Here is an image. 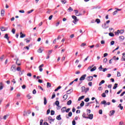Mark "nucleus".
<instances>
[{
	"mask_svg": "<svg viewBox=\"0 0 125 125\" xmlns=\"http://www.w3.org/2000/svg\"><path fill=\"white\" fill-rule=\"evenodd\" d=\"M119 39H120L121 41H124L125 40V37L123 36H120Z\"/></svg>",
	"mask_w": 125,
	"mask_h": 125,
	"instance_id": "7c9ffc66",
	"label": "nucleus"
},
{
	"mask_svg": "<svg viewBox=\"0 0 125 125\" xmlns=\"http://www.w3.org/2000/svg\"><path fill=\"white\" fill-rule=\"evenodd\" d=\"M33 11H34V10H33V9H32V10H30V11H28L27 12V14H30V13H32V12H33Z\"/></svg>",
	"mask_w": 125,
	"mask_h": 125,
	"instance_id": "603ef678",
	"label": "nucleus"
},
{
	"mask_svg": "<svg viewBox=\"0 0 125 125\" xmlns=\"http://www.w3.org/2000/svg\"><path fill=\"white\" fill-rule=\"evenodd\" d=\"M61 86H59V87H58L56 89H55L54 91L56 92V91H58V90H59V89H60L61 88Z\"/></svg>",
	"mask_w": 125,
	"mask_h": 125,
	"instance_id": "bb28decb",
	"label": "nucleus"
},
{
	"mask_svg": "<svg viewBox=\"0 0 125 125\" xmlns=\"http://www.w3.org/2000/svg\"><path fill=\"white\" fill-rule=\"evenodd\" d=\"M42 123H43V120L42 119H41L40 120V125H42Z\"/></svg>",
	"mask_w": 125,
	"mask_h": 125,
	"instance_id": "0e129e2a",
	"label": "nucleus"
},
{
	"mask_svg": "<svg viewBox=\"0 0 125 125\" xmlns=\"http://www.w3.org/2000/svg\"><path fill=\"white\" fill-rule=\"evenodd\" d=\"M82 92H84V91L85 92V86H82Z\"/></svg>",
	"mask_w": 125,
	"mask_h": 125,
	"instance_id": "2f4dec72",
	"label": "nucleus"
},
{
	"mask_svg": "<svg viewBox=\"0 0 125 125\" xmlns=\"http://www.w3.org/2000/svg\"><path fill=\"white\" fill-rule=\"evenodd\" d=\"M18 61H19V60L17 59V61H16V64H17V65L18 66H20V65H21V63H19V62H18Z\"/></svg>",
	"mask_w": 125,
	"mask_h": 125,
	"instance_id": "c9c22d12",
	"label": "nucleus"
},
{
	"mask_svg": "<svg viewBox=\"0 0 125 125\" xmlns=\"http://www.w3.org/2000/svg\"><path fill=\"white\" fill-rule=\"evenodd\" d=\"M88 90H89V88L87 87V88H85V93H86V92H87V91H88Z\"/></svg>",
	"mask_w": 125,
	"mask_h": 125,
	"instance_id": "37998d69",
	"label": "nucleus"
},
{
	"mask_svg": "<svg viewBox=\"0 0 125 125\" xmlns=\"http://www.w3.org/2000/svg\"><path fill=\"white\" fill-rule=\"evenodd\" d=\"M92 103H94V102H90L89 103H88L85 104L86 107H88L89 105H90V104H92Z\"/></svg>",
	"mask_w": 125,
	"mask_h": 125,
	"instance_id": "4468645a",
	"label": "nucleus"
},
{
	"mask_svg": "<svg viewBox=\"0 0 125 125\" xmlns=\"http://www.w3.org/2000/svg\"><path fill=\"white\" fill-rule=\"evenodd\" d=\"M105 83V81L102 80L100 83H99V85H102L103 83Z\"/></svg>",
	"mask_w": 125,
	"mask_h": 125,
	"instance_id": "e433bc0d",
	"label": "nucleus"
},
{
	"mask_svg": "<svg viewBox=\"0 0 125 125\" xmlns=\"http://www.w3.org/2000/svg\"><path fill=\"white\" fill-rule=\"evenodd\" d=\"M0 30L1 31H2V32H4L5 31H6V30H5V27L1 26L0 27Z\"/></svg>",
	"mask_w": 125,
	"mask_h": 125,
	"instance_id": "6ab92c4d",
	"label": "nucleus"
},
{
	"mask_svg": "<svg viewBox=\"0 0 125 125\" xmlns=\"http://www.w3.org/2000/svg\"><path fill=\"white\" fill-rule=\"evenodd\" d=\"M125 91H124L123 93H121V94L120 95V96H124V95H125Z\"/></svg>",
	"mask_w": 125,
	"mask_h": 125,
	"instance_id": "69168bd1",
	"label": "nucleus"
},
{
	"mask_svg": "<svg viewBox=\"0 0 125 125\" xmlns=\"http://www.w3.org/2000/svg\"><path fill=\"white\" fill-rule=\"evenodd\" d=\"M102 69H103L102 65H100V66L99 67V71H102Z\"/></svg>",
	"mask_w": 125,
	"mask_h": 125,
	"instance_id": "5fc2aeb1",
	"label": "nucleus"
},
{
	"mask_svg": "<svg viewBox=\"0 0 125 125\" xmlns=\"http://www.w3.org/2000/svg\"><path fill=\"white\" fill-rule=\"evenodd\" d=\"M51 120H52V117H51V116L48 117V121H51Z\"/></svg>",
	"mask_w": 125,
	"mask_h": 125,
	"instance_id": "6e6d98bb",
	"label": "nucleus"
},
{
	"mask_svg": "<svg viewBox=\"0 0 125 125\" xmlns=\"http://www.w3.org/2000/svg\"><path fill=\"white\" fill-rule=\"evenodd\" d=\"M72 125H76V121L75 120H73L72 121Z\"/></svg>",
	"mask_w": 125,
	"mask_h": 125,
	"instance_id": "774afa93",
	"label": "nucleus"
},
{
	"mask_svg": "<svg viewBox=\"0 0 125 125\" xmlns=\"http://www.w3.org/2000/svg\"><path fill=\"white\" fill-rule=\"evenodd\" d=\"M72 19H74V20L72 22L74 24H76V23H77V22H78L79 21V19H77V18L76 17V16L72 15Z\"/></svg>",
	"mask_w": 125,
	"mask_h": 125,
	"instance_id": "f257e3e1",
	"label": "nucleus"
},
{
	"mask_svg": "<svg viewBox=\"0 0 125 125\" xmlns=\"http://www.w3.org/2000/svg\"><path fill=\"white\" fill-rule=\"evenodd\" d=\"M99 113L100 115H102V114H103L102 109H100V110L99 111Z\"/></svg>",
	"mask_w": 125,
	"mask_h": 125,
	"instance_id": "4d7b16f0",
	"label": "nucleus"
},
{
	"mask_svg": "<svg viewBox=\"0 0 125 125\" xmlns=\"http://www.w3.org/2000/svg\"><path fill=\"white\" fill-rule=\"evenodd\" d=\"M42 51H43V49H42V48H40L38 50V52L39 53H42Z\"/></svg>",
	"mask_w": 125,
	"mask_h": 125,
	"instance_id": "9b49d317",
	"label": "nucleus"
},
{
	"mask_svg": "<svg viewBox=\"0 0 125 125\" xmlns=\"http://www.w3.org/2000/svg\"><path fill=\"white\" fill-rule=\"evenodd\" d=\"M11 71H12V72H16V66L15 65H12L11 67Z\"/></svg>",
	"mask_w": 125,
	"mask_h": 125,
	"instance_id": "f03ea898",
	"label": "nucleus"
},
{
	"mask_svg": "<svg viewBox=\"0 0 125 125\" xmlns=\"http://www.w3.org/2000/svg\"><path fill=\"white\" fill-rule=\"evenodd\" d=\"M72 104V100H69L67 102V105H70Z\"/></svg>",
	"mask_w": 125,
	"mask_h": 125,
	"instance_id": "5701e85b",
	"label": "nucleus"
},
{
	"mask_svg": "<svg viewBox=\"0 0 125 125\" xmlns=\"http://www.w3.org/2000/svg\"><path fill=\"white\" fill-rule=\"evenodd\" d=\"M102 97H106V94H105V93H103L102 94Z\"/></svg>",
	"mask_w": 125,
	"mask_h": 125,
	"instance_id": "bf43d9fd",
	"label": "nucleus"
},
{
	"mask_svg": "<svg viewBox=\"0 0 125 125\" xmlns=\"http://www.w3.org/2000/svg\"><path fill=\"white\" fill-rule=\"evenodd\" d=\"M63 99H64V100H66L67 99V98H68V95H64L62 97Z\"/></svg>",
	"mask_w": 125,
	"mask_h": 125,
	"instance_id": "aec40b11",
	"label": "nucleus"
},
{
	"mask_svg": "<svg viewBox=\"0 0 125 125\" xmlns=\"http://www.w3.org/2000/svg\"><path fill=\"white\" fill-rule=\"evenodd\" d=\"M85 45H86V43H82L81 45V46L83 47V46H85Z\"/></svg>",
	"mask_w": 125,
	"mask_h": 125,
	"instance_id": "09e8293b",
	"label": "nucleus"
},
{
	"mask_svg": "<svg viewBox=\"0 0 125 125\" xmlns=\"http://www.w3.org/2000/svg\"><path fill=\"white\" fill-rule=\"evenodd\" d=\"M74 11L75 12V15H77V14L79 13V10H74Z\"/></svg>",
	"mask_w": 125,
	"mask_h": 125,
	"instance_id": "864d4df0",
	"label": "nucleus"
},
{
	"mask_svg": "<svg viewBox=\"0 0 125 125\" xmlns=\"http://www.w3.org/2000/svg\"><path fill=\"white\" fill-rule=\"evenodd\" d=\"M73 92V89H70L66 91L67 94H71V93Z\"/></svg>",
	"mask_w": 125,
	"mask_h": 125,
	"instance_id": "1a4fd4ad",
	"label": "nucleus"
},
{
	"mask_svg": "<svg viewBox=\"0 0 125 125\" xmlns=\"http://www.w3.org/2000/svg\"><path fill=\"white\" fill-rule=\"evenodd\" d=\"M9 117V113H8V114H6V115H4V117H3V120H6V118Z\"/></svg>",
	"mask_w": 125,
	"mask_h": 125,
	"instance_id": "f3484780",
	"label": "nucleus"
},
{
	"mask_svg": "<svg viewBox=\"0 0 125 125\" xmlns=\"http://www.w3.org/2000/svg\"><path fill=\"white\" fill-rule=\"evenodd\" d=\"M0 90H1L3 88V84L2 82L0 83Z\"/></svg>",
	"mask_w": 125,
	"mask_h": 125,
	"instance_id": "2eb2a0df",
	"label": "nucleus"
},
{
	"mask_svg": "<svg viewBox=\"0 0 125 125\" xmlns=\"http://www.w3.org/2000/svg\"><path fill=\"white\" fill-rule=\"evenodd\" d=\"M96 70V66H94L93 68H91L90 69V72H93L94 71H95Z\"/></svg>",
	"mask_w": 125,
	"mask_h": 125,
	"instance_id": "a878e982",
	"label": "nucleus"
},
{
	"mask_svg": "<svg viewBox=\"0 0 125 125\" xmlns=\"http://www.w3.org/2000/svg\"><path fill=\"white\" fill-rule=\"evenodd\" d=\"M85 102H88L89 101V98H86V99H84Z\"/></svg>",
	"mask_w": 125,
	"mask_h": 125,
	"instance_id": "a18cd8bd",
	"label": "nucleus"
},
{
	"mask_svg": "<svg viewBox=\"0 0 125 125\" xmlns=\"http://www.w3.org/2000/svg\"><path fill=\"white\" fill-rule=\"evenodd\" d=\"M20 38L21 39H23V38H25V37H26V34H23V33L22 32H20Z\"/></svg>",
	"mask_w": 125,
	"mask_h": 125,
	"instance_id": "423d86ee",
	"label": "nucleus"
},
{
	"mask_svg": "<svg viewBox=\"0 0 125 125\" xmlns=\"http://www.w3.org/2000/svg\"><path fill=\"white\" fill-rule=\"evenodd\" d=\"M61 2L63 4H65V3H66V2H67V1H66L65 0H61Z\"/></svg>",
	"mask_w": 125,
	"mask_h": 125,
	"instance_id": "ea45409f",
	"label": "nucleus"
},
{
	"mask_svg": "<svg viewBox=\"0 0 125 125\" xmlns=\"http://www.w3.org/2000/svg\"><path fill=\"white\" fill-rule=\"evenodd\" d=\"M4 38L5 39H6V40H7V41H9V37H8V34H6L5 35Z\"/></svg>",
	"mask_w": 125,
	"mask_h": 125,
	"instance_id": "ddd939ff",
	"label": "nucleus"
},
{
	"mask_svg": "<svg viewBox=\"0 0 125 125\" xmlns=\"http://www.w3.org/2000/svg\"><path fill=\"white\" fill-rule=\"evenodd\" d=\"M23 73H24V70H22V71L21 70L19 72L20 75H23Z\"/></svg>",
	"mask_w": 125,
	"mask_h": 125,
	"instance_id": "680f3d73",
	"label": "nucleus"
},
{
	"mask_svg": "<svg viewBox=\"0 0 125 125\" xmlns=\"http://www.w3.org/2000/svg\"><path fill=\"white\" fill-rule=\"evenodd\" d=\"M55 96H56L55 92H53V95L51 97V99H53V98H55Z\"/></svg>",
	"mask_w": 125,
	"mask_h": 125,
	"instance_id": "f704fd0d",
	"label": "nucleus"
},
{
	"mask_svg": "<svg viewBox=\"0 0 125 125\" xmlns=\"http://www.w3.org/2000/svg\"><path fill=\"white\" fill-rule=\"evenodd\" d=\"M55 104L57 106H59V101H56L55 102Z\"/></svg>",
	"mask_w": 125,
	"mask_h": 125,
	"instance_id": "79ce46f5",
	"label": "nucleus"
},
{
	"mask_svg": "<svg viewBox=\"0 0 125 125\" xmlns=\"http://www.w3.org/2000/svg\"><path fill=\"white\" fill-rule=\"evenodd\" d=\"M95 22H97V24H99L100 23V20L99 19H96Z\"/></svg>",
	"mask_w": 125,
	"mask_h": 125,
	"instance_id": "72a5a7b5",
	"label": "nucleus"
},
{
	"mask_svg": "<svg viewBox=\"0 0 125 125\" xmlns=\"http://www.w3.org/2000/svg\"><path fill=\"white\" fill-rule=\"evenodd\" d=\"M55 114V111L54 110H51V116H53Z\"/></svg>",
	"mask_w": 125,
	"mask_h": 125,
	"instance_id": "58836bf2",
	"label": "nucleus"
},
{
	"mask_svg": "<svg viewBox=\"0 0 125 125\" xmlns=\"http://www.w3.org/2000/svg\"><path fill=\"white\" fill-rule=\"evenodd\" d=\"M66 109H67V107H62L61 109L62 113H65V112H66Z\"/></svg>",
	"mask_w": 125,
	"mask_h": 125,
	"instance_id": "6e6552de",
	"label": "nucleus"
},
{
	"mask_svg": "<svg viewBox=\"0 0 125 125\" xmlns=\"http://www.w3.org/2000/svg\"><path fill=\"white\" fill-rule=\"evenodd\" d=\"M93 80V76H88L87 77V81L88 82H91Z\"/></svg>",
	"mask_w": 125,
	"mask_h": 125,
	"instance_id": "20e7f679",
	"label": "nucleus"
},
{
	"mask_svg": "<svg viewBox=\"0 0 125 125\" xmlns=\"http://www.w3.org/2000/svg\"><path fill=\"white\" fill-rule=\"evenodd\" d=\"M47 88H49V87H51V83H47Z\"/></svg>",
	"mask_w": 125,
	"mask_h": 125,
	"instance_id": "412c9836",
	"label": "nucleus"
},
{
	"mask_svg": "<svg viewBox=\"0 0 125 125\" xmlns=\"http://www.w3.org/2000/svg\"><path fill=\"white\" fill-rule=\"evenodd\" d=\"M115 110H111L109 113H110V114H109V116L111 117L112 116H114V114H115Z\"/></svg>",
	"mask_w": 125,
	"mask_h": 125,
	"instance_id": "0eeeda50",
	"label": "nucleus"
},
{
	"mask_svg": "<svg viewBox=\"0 0 125 125\" xmlns=\"http://www.w3.org/2000/svg\"><path fill=\"white\" fill-rule=\"evenodd\" d=\"M15 31L16 30L14 28H13L12 29V33H13V34H15Z\"/></svg>",
	"mask_w": 125,
	"mask_h": 125,
	"instance_id": "13d9d810",
	"label": "nucleus"
},
{
	"mask_svg": "<svg viewBox=\"0 0 125 125\" xmlns=\"http://www.w3.org/2000/svg\"><path fill=\"white\" fill-rule=\"evenodd\" d=\"M118 108H120L121 110H123L124 109V107L122 106V104H119L118 106Z\"/></svg>",
	"mask_w": 125,
	"mask_h": 125,
	"instance_id": "b1692460",
	"label": "nucleus"
},
{
	"mask_svg": "<svg viewBox=\"0 0 125 125\" xmlns=\"http://www.w3.org/2000/svg\"><path fill=\"white\" fill-rule=\"evenodd\" d=\"M84 98V96H82L78 98V101H81L82 99H83Z\"/></svg>",
	"mask_w": 125,
	"mask_h": 125,
	"instance_id": "393cba45",
	"label": "nucleus"
},
{
	"mask_svg": "<svg viewBox=\"0 0 125 125\" xmlns=\"http://www.w3.org/2000/svg\"><path fill=\"white\" fill-rule=\"evenodd\" d=\"M119 125H124V122L123 121H121L119 123Z\"/></svg>",
	"mask_w": 125,
	"mask_h": 125,
	"instance_id": "338daca9",
	"label": "nucleus"
},
{
	"mask_svg": "<svg viewBox=\"0 0 125 125\" xmlns=\"http://www.w3.org/2000/svg\"><path fill=\"white\" fill-rule=\"evenodd\" d=\"M47 104V100L46 97H44V105H46Z\"/></svg>",
	"mask_w": 125,
	"mask_h": 125,
	"instance_id": "a211bd4d",
	"label": "nucleus"
},
{
	"mask_svg": "<svg viewBox=\"0 0 125 125\" xmlns=\"http://www.w3.org/2000/svg\"><path fill=\"white\" fill-rule=\"evenodd\" d=\"M86 77V74H84L82 76V77L80 78V81H84L85 80V78Z\"/></svg>",
	"mask_w": 125,
	"mask_h": 125,
	"instance_id": "7ed1b4c3",
	"label": "nucleus"
},
{
	"mask_svg": "<svg viewBox=\"0 0 125 125\" xmlns=\"http://www.w3.org/2000/svg\"><path fill=\"white\" fill-rule=\"evenodd\" d=\"M124 30H121L120 32H119L118 33H119V34H124Z\"/></svg>",
	"mask_w": 125,
	"mask_h": 125,
	"instance_id": "052dcab7",
	"label": "nucleus"
},
{
	"mask_svg": "<svg viewBox=\"0 0 125 125\" xmlns=\"http://www.w3.org/2000/svg\"><path fill=\"white\" fill-rule=\"evenodd\" d=\"M4 57V55H2V56H1L0 58V61H2Z\"/></svg>",
	"mask_w": 125,
	"mask_h": 125,
	"instance_id": "3c124183",
	"label": "nucleus"
},
{
	"mask_svg": "<svg viewBox=\"0 0 125 125\" xmlns=\"http://www.w3.org/2000/svg\"><path fill=\"white\" fill-rule=\"evenodd\" d=\"M117 87H118V83H115L114 86L113 87V89H116V88H117Z\"/></svg>",
	"mask_w": 125,
	"mask_h": 125,
	"instance_id": "c85d7f7f",
	"label": "nucleus"
},
{
	"mask_svg": "<svg viewBox=\"0 0 125 125\" xmlns=\"http://www.w3.org/2000/svg\"><path fill=\"white\" fill-rule=\"evenodd\" d=\"M0 15L2 17L4 16V10H1Z\"/></svg>",
	"mask_w": 125,
	"mask_h": 125,
	"instance_id": "dca6fc26",
	"label": "nucleus"
},
{
	"mask_svg": "<svg viewBox=\"0 0 125 125\" xmlns=\"http://www.w3.org/2000/svg\"><path fill=\"white\" fill-rule=\"evenodd\" d=\"M56 119L58 120V121H61L62 120V118H61V115H59L57 116Z\"/></svg>",
	"mask_w": 125,
	"mask_h": 125,
	"instance_id": "9d476101",
	"label": "nucleus"
},
{
	"mask_svg": "<svg viewBox=\"0 0 125 125\" xmlns=\"http://www.w3.org/2000/svg\"><path fill=\"white\" fill-rule=\"evenodd\" d=\"M23 116L25 117L26 116H28V113L26 112V111L23 112Z\"/></svg>",
	"mask_w": 125,
	"mask_h": 125,
	"instance_id": "8fccbe9b",
	"label": "nucleus"
},
{
	"mask_svg": "<svg viewBox=\"0 0 125 125\" xmlns=\"http://www.w3.org/2000/svg\"><path fill=\"white\" fill-rule=\"evenodd\" d=\"M67 11H68V12H72V11H73V8H72L71 7H69V8L67 9Z\"/></svg>",
	"mask_w": 125,
	"mask_h": 125,
	"instance_id": "4be33fe9",
	"label": "nucleus"
},
{
	"mask_svg": "<svg viewBox=\"0 0 125 125\" xmlns=\"http://www.w3.org/2000/svg\"><path fill=\"white\" fill-rule=\"evenodd\" d=\"M83 105H84V102L82 101L80 104L81 107H83Z\"/></svg>",
	"mask_w": 125,
	"mask_h": 125,
	"instance_id": "4c0bfd02",
	"label": "nucleus"
},
{
	"mask_svg": "<svg viewBox=\"0 0 125 125\" xmlns=\"http://www.w3.org/2000/svg\"><path fill=\"white\" fill-rule=\"evenodd\" d=\"M109 36H110V37H114L115 35L114 34V33L111 32L109 33Z\"/></svg>",
	"mask_w": 125,
	"mask_h": 125,
	"instance_id": "a19ab883",
	"label": "nucleus"
},
{
	"mask_svg": "<svg viewBox=\"0 0 125 125\" xmlns=\"http://www.w3.org/2000/svg\"><path fill=\"white\" fill-rule=\"evenodd\" d=\"M107 23H104V24L102 25V27L103 28H104V29H107V28H109V26H106Z\"/></svg>",
	"mask_w": 125,
	"mask_h": 125,
	"instance_id": "f8f14e48",
	"label": "nucleus"
},
{
	"mask_svg": "<svg viewBox=\"0 0 125 125\" xmlns=\"http://www.w3.org/2000/svg\"><path fill=\"white\" fill-rule=\"evenodd\" d=\"M52 53V50H49V52L48 53V55H50V54H51Z\"/></svg>",
	"mask_w": 125,
	"mask_h": 125,
	"instance_id": "49530a36",
	"label": "nucleus"
},
{
	"mask_svg": "<svg viewBox=\"0 0 125 125\" xmlns=\"http://www.w3.org/2000/svg\"><path fill=\"white\" fill-rule=\"evenodd\" d=\"M16 70L18 71V72H21V67H20V66H18Z\"/></svg>",
	"mask_w": 125,
	"mask_h": 125,
	"instance_id": "c756f323",
	"label": "nucleus"
},
{
	"mask_svg": "<svg viewBox=\"0 0 125 125\" xmlns=\"http://www.w3.org/2000/svg\"><path fill=\"white\" fill-rule=\"evenodd\" d=\"M115 44V41H112L110 42V45H114Z\"/></svg>",
	"mask_w": 125,
	"mask_h": 125,
	"instance_id": "c03bdc74",
	"label": "nucleus"
},
{
	"mask_svg": "<svg viewBox=\"0 0 125 125\" xmlns=\"http://www.w3.org/2000/svg\"><path fill=\"white\" fill-rule=\"evenodd\" d=\"M26 97L28 98V99H31V98H32V96L30 94H27Z\"/></svg>",
	"mask_w": 125,
	"mask_h": 125,
	"instance_id": "cd10ccee",
	"label": "nucleus"
},
{
	"mask_svg": "<svg viewBox=\"0 0 125 125\" xmlns=\"http://www.w3.org/2000/svg\"><path fill=\"white\" fill-rule=\"evenodd\" d=\"M86 119H89L90 120H92L93 119V114H90L88 115V117H86Z\"/></svg>",
	"mask_w": 125,
	"mask_h": 125,
	"instance_id": "39448f33",
	"label": "nucleus"
},
{
	"mask_svg": "<svg viewBox=\"0 0 125 125\" xmlns=\"http://www.w3.org/2000/svg\"><path fill=\"white\" fill-rule=\"evenodd\" d=\"M72 115H73V113H72V112H69L68 113V117H72Z\"/></svg>",
	"mask_w": 125,
	"mask_h": 125,
	"instance_id": "de8ad7c7",
	"label": "nucleus"
},
{
	"mask_svg": "<svg viewBox=\"0 0 125 125\" xmlns=\"http://www.w3.org/2000/svg\"><path fill=\"white\" fill-rule=\"evenodd\" d=\"M106 101L104 100V101L101 102V104H104V105H106Z\"/></svg>",
	"mask_w": 125,
	"mask_h": 125,
	"instance_id": "473e14b6",
	"label": "nucleus"
},
{
	"mask_svg": "<svg viewBox=\"0 0 125 125\" xmlns=\"http://www.w3.org/2000/svg\"><path fill=\"white\" fill-rule=\"evenodd\" d=\"M117 77H121V73L120 72H117Z\"/></svg>",
	"mask_w": 125,
	"mask_h": 125,
	"instance_id": "e2e57ef3",
	"label": "nucleus"
}]
</instances>
